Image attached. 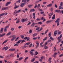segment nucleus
Instances as JSON below:
<instances>
[{
    "label": "nucleus",
    "instance_id": "nucleus-1",
    "mask_svg": "<svg viewBox=\"0 0 63 63\" xmlns=\"http://www.w3.org/2000/svg\"><path fill=\"white\" fill-rule=\"evenodd\" d=\"M63 6V2H61L60 4V5L59 7V10H60V9H61V10L63 9V7H62Z\"/></svg>",
    "mask_w": 63,
    "mask_h": 63
},
{
    "label": "nucleus",
    "instance_id": "nucleus-2",
    "mask_svg": "<svg viewBox=\"0 0 63 63\" xmlns=\"http://www.w3.org/2000/svg\"><path fill=\"white\" fill-rule=\"evenodd\" d=\"M62 34H61L60 35V36H59L58 37V41L59 42H61V40H62L61 39V38H62Z\"/></svg>",
    "mask_w": 63,
    "mask_h": 63
},
{
    "label": "nucleus",
    "instance_id": "nucleus-3",
    "mask_svg": "<svg viewBox=\"0 0 63 63\" xmlns=\"http://www.w3.org/2000/svg\"><path fill=\"white\" fill-rule=\"evenodd\" d=\"M8 49V47H4L2 49V50H4L5 49V50H7Z\"/></svg>",
    "mask_w": 63,
    "mask_h": 63
},
{
    "label": "nucleus",
    "instance_id": "nucleus-4",
    "mask_svg": "<svg viewBox=\"0 0 63 63\" xmlns=\"http://www.w3.org/2000/svg\"><path fill=\"white\" fill-rule=\"evenodd\" d=\"M15 50H16V48H11L9 49V51H14Z\"/></svg>",
    "mask_w": 63,
    "mask_h": 63
},
{
    "label": "nucleus",
    "instance_id": "nucleus-5",
    "mask_svg": "<svg viewBox=\"0 0 63 63\" xmlns=\"http://www.w3.org/2000/svg\"><path fill=\"white\" fill-rule=\"evenodd\" d=\"M11 1L7 2L5 5L6 6H8L9 4H11Z\"/></svg>",
    "mask_w": 63,
    "mask_h": 63
},
{
    "label": "nucleus",
    "instance_id": "nucleus-6",
    "mask_svg": "<svg viewBox=\"0 0 63 63\" xmlns=\"http://www.w3.org/2000/svg\"><path fill=\"white\" fill-rule=\"evenodd\" d=\"M52 6V3H50L49 5H47V7H51Z\"/></svg>",
    "mask_w": 63,
    "mask_h": 63
},
{
    "label": "nucleus",
    "instance_id": "nucleus-7",
    "mask_svg": "<svg viewBox=\"0 0 63 63\" xmlns=\"http://www.w3.org/2000/svg\"><path fill=\"white\" fill-rule=\"evenodd\" d=\"M57 31H55V32H54V35L56 36V34H57Z\"/></svg>",
    "mask_w": 63,
    "mask_h": 63
},
{
    "label": "nucleus",
    "instance_id": "nucleus-8",
    "mask_svg": "<svg viewBox=\"0 0 63 63\" xmlns=\"http://www.w3.org/2000/svg\"><path fill=\"white\" fill-rule=\"evenodd\" d=\"M60 19V18L59 17L57 18V20H56L55 21V22H59V20Z\"/></svg>",
    "mask_w": 63,
    "mask_h": 63
},
{
    "label": "nucleus",
    "instance_id": "nucleus-9",
    "mask_svg": "<svg viewBox=\"0 0 63 63\" xmlns=\"http://www.w3.org/2000/svg\"><path fill=\"white\" fill-rule=\"evenodd\" d=\"M21 41H22V40H19L17 42H16V44H20V42H21Z\"/></svg>",
    "mask_w": 63,
    "mask_h": 63
},
{
    "label": "nucleus",
    "instance_id": "nucleus-10",
    "mask_svg": "<svg viewBox=\"0 0 63 63\" xmlns=\"http://www.w3.org/2000/svg\"><path fill=\"white\" fill-rule=\"evenodd\" d=\"M15 7L14 8V9H16V8H18L19 7V6H17L16 5V4H15Z\"/></svg>",
    "mask_w": 63,
    "mask_h": 63
},
{
    "label": "nucleus",
    "instance_id": "nucleus-11",
    "mask_svg": "<svg viewBox=\"0 0 63 63\" xmlns=\"http://www.w3.org/2000/svg\"><path fill=\"white\" fill-rule=\"evenodd\" d=\"M16 13H17V11L16 10L14 11L13 13L14 15H16Z\"/></svg>",
    "mask_w": 63,
    "mask_h": 63
},
{
    "label": "nucleus",
    "instance_id": "nucleus-12",
    "mask_svg": "<svg viewBox=\"0 0 63 63\" xmlns=\"http://www.w3.org/2000/svg\"><path fill=\"white\" fill-rule=\"evenodd\" d=\"M35 9H32L30 10V12H35Z\"/></svg>",
    "mask_w": 63,
    "mask_h": 63
},
{
    "label": "nucleus",
    "instance_id": "nucleus-13",
    "mask_svg": "<svg viewBox=\"0 0 63 63\" xmlns=\"http://www.w3.org/2000/svg\"><path fill=\"white\" fill-rule=\"evenodd\" d=\"M15 38H16V37H13V38L11 39V41H14V40H15Z\"/></svg>",
    "mask_w": 63,
    "mask_h": 63
},
{
    "label": "nucleus",
    "instance_id": "nucleus-14",
    "mask_svg": "<svg viewBox=\"0 0 63 63\" xmlns=\"http://www.w3.org/2000/svg\"><path fill=\"white\" fill-rule=\"evenodd\" d=\"M24 4H25V3H22L21 4L20 6L21 7H23L24 6Z\"/></svg>",
    "mask_w": 63,
    "mask_h": 63
},
{
    "label": "nucleus",
    "instance_id": "nucleus-15",
    "mask_svg": "<svg viewBox=\"0 0 63 63\" xmlns=\"http://www.w3.org/2000/svg\"><path fill=\"white\" fill-rule=\"evenodd\" d=\"M8 41V40H6L5 41H4L2 44V45H3L4 44H5L6 42H7Z\"/></svg>",
    "mask_w": 63,
    "mask_h": 63
},
{
    "label": "nucleus",
    "instance_id": "nucleus-16",
    "mask_svg": "<svg viewBox=\"0 0 63 63\" xmlns=\"http://www.w3.org/2000/svg\"><path fill=\"white\" fill-rule=\"evenodd\" d=\"M5 34H6V33H3L2 34H0V37H3V36H5Z\"/></svg>",
    "mask_w": 63,
    "mask_h": 63
},
{
    "label": "nucleus",
    "instance_id": "nucleus-17",
    "mask_svg": "<svg viewBox=\"0 0 63 63\" xmlns=\"http://www.w3.org/2000/svg\"><path fill=\"white\" fill-rule=\"evenodd\" d=\"M52 58H49L48 61L49 62V63H51V60Z\"/></svg>",
    "mask_w": 63,
    "mask_h": 63
},
{
    "label": "nucleus",
    "instance_id": "nucleus-18",
    "mask_svg": "<svg viewBox=\"0 0 63 63\" xmlns=\"http://www.w3.org/2000/svg\"><path fill=\"white\" fill-rule=\"evenodd\" d=\"M3 31V28H1V30H0V33H2Z\"/></svg>",
    "mask_w": 63,
    "mask_h": 63
},
{
    "label": "nucleus",
    "instance_id": "nucleus-19",
    "mask_svg": "<svg viewBox=\"0 0 63 63\" xmlns=\"http://www.w3.org/2000/svg\"><path fill=\"white\" fill-rule=\"evenodd\" d=\"M11 34V32H9L6 34V35L7 36H9V35H10Z\"/></svg>",
    "mask_w": 63,
    "mask_h": 63
},
{
    "label": "nucleus",
    "instance_id": "nucleus-20",
    "mask_svg": "<svg viewBox=\"0 0 63 63\" xmlns=\"http://www.w3.org/2000/svg\"><path fill=\"white\" fill-rule=\"evenodd\" d=\"M19 22H20L19 19H18L17 20V21L16 22V23H19Z\"/></svg>",
    "mask_w": 63,
    "mask_h": 63
},
{
    "label": "nucleus",
    "instance_id": "nucleus-21",
    "mask_svg": "<svg viewBox=\"0 0 63 63\" xmlns=\"http://www.w3.org/2000/svg\"><path fill=\"white\" fill-rule=\"evenodd\" d=\"M34 25H35L34 23V22H33L31 25V26L32 27H34Z\"/></svg>",
    "mask_w": 63,
    "mask_h": 63
},
{
    "label": "nucleus",
    "instance_id": "nucleus-22",
    "mask_svg": "<svg viewBox=\"0 0 63 63\" xmlns=\"http://www.w3.org/2000/svg\"><path fill=\"white\" fill-rule=\"evenodd\" d=\"M30 54H31V55H34V53H33V52L31 51H30Z\"/></svg>",
    "mask_w": 63,
    "mask_h": 63
},
{
    "label": "nucleus",
    "instance_id": "nucleus-23",
    "mask_svg": "<svg viewBox=\"0 0 63 63\" xmlns=\"http://www.w3.org/2000/svg\"><path fill=\"white\" fill-rule=\"evenodd\" d=\"M55 14H54L52 17V19H55Z\"/></svg>",
    "mask_w": 63,
    "mask_h": 63
},
{
    "label": "nucleus",
    "instance_id": "nucleus-24",
    "mask_svg": "<svg viewBox=\"0 0 63 63\" xmlns=\"http://www.w3.org/2000/svg\"><path fill=\"white\" fill-rule=\"evenodd\" d=\"M25 21H24V19L23 18H22L21 20V22H24Z\"/></svg>",
    "mask_w": 63,
    "mask_h": 63
},
{
    "label": "nucleus",
    "instance_id": "nucleus-25",
    "mask_svg": "<svg viewBox=\"0 0 63 63\" xmlns=\"http://www.w3.org/2000/svg\"><path fill=\"white\" fill-rule=\"evenodd\" d=\"M10 56L11 57H14V55L13 54H11L10 55Z\"/></svg>",
    "mask_w": 63,
    "mask_h": 63
},
{
    "label": "nucleus",
    "instance_id": "nucleus-26",
    "mask_svg": "<svg viewBox=\"0 0 63 63\" xmlns=\"http://www.w3.org/2000/svg\"><path fill=\"white\" fill-rule=\"evenodd\" d=\"M48 35L49 37H50L51 36V32H49L48 34Z\"/></svg>",
    "mask_w": 63,
    "mask_h": 63
},
{
    "label": "nucleus",
    "instance_id": "nucleus-27",
    "mask_svg": "<svg viewBox=\"0 0 63 63\" xmlns=\"http://www.w3.org/2000/svg\"><path fill=\"white\" fill-rule=\"evenodd\" d=\"M55 11L57 13H60V11L59 10H56Z\"/></svg>",
    "mask_w": 63,
    "mask_h": 63
},
{
    "label": "nucleus",
    "instance_id": "nucleus-28",
    "mask_svg": "<svg viewBox=\"0 0 63 63\" xmlns=\"http://www.w3.org/2000/svg\"><path fill=\"white\" fill-rule=\"evenodd\" d=\"M32 6H33V5L32 4H30L28 5V7L29 8H31Z\"/></svg>",
    "mask_w": 63,
    "mask_h": 63
},
{
    "label": "nucleus",
    "instance_id": "nucleus-29",
    "mask_svg": "<svg viewBox=\"0 0 63 63\" xmlns=\"http://www.w3.org/2000/svg\"><path fill=\"white\" fill-rule=\"evenodd\" d=\"M35 60V58H33V59H32L31 61V62H34V61Z\"/></svg>",
    "mask_w": 63,
    "mask_h": 63
},
{
    "label": "nucleus",
    "instance_id": "nucleus-30",
    "mask_svg": "<svg viewBox=\"0 0 63 63\" xmlns=\"http://www.w3.org/2000/svg\"><path fill=\"white\" fill-rule=\"evenodd\" d=\"M49 39L51 40L52 41H53V40H54V39L51 37H50Z\"/></svg>",
    "mask_w": 63,
    "mask_h": 63
},
{
    "label": "nucleus",
    "instance_id": "nucleus-31",
    "mask_svg": "<svg viewBox=\"0 0 63 63\" xmlns=\"http://www.w3.org/2000/svg\"><path fill=\"white\" fill-rule=\"evenodd\" d=\"M47 37H46L43 40V41H46V40H47Z\"/></svg>",
    "mask_w": 63,
    "mask_h": 63
},
{
    "label": "nucleus",
    "instance_id": "nucleus-32",
    "mask_svg": "<svg viewBox=\"0 0 63 63\" xmlns=\"http://www.w3.org/2000/svg\"><path fill=\"white\" fill-rule=\"evenodd\" d=\"M20 11H21V10H18L17 11V13L18 14V13H20Z\"/></svg>",
    "mask_w": 63,
    "mask_h": 63
},
{
    "label": "nucleus",
    "instance_id": "nucleus-33",
    "mask_svg": "<svg viewBox=\"0 0 63 63\" xmlns=\"http://www.w3.org/2000/svg\"><path fill=\"white\" fill-rule=\"evenodd\" d=\"M30 42H28V43H27L25 44V46H26L27 45H30Z\"/></svg>",
    "mask_w": 63,
    "mask_h": 63
},
{
    "label": "nucleus",
    "instance_id": "nucleus-34",
    "mask_svg": "<svg viewBox=\"0 0 63 63\" xmlns=\"http://www.w3.org/2000/svg\"><path fill=\"white\" fill-rule=\"evenodd\" d=\"M36 35H37V34L36 33H34L33 34L32 36L33 37H35Z\"/></svg>",
    "mask_w": 63,
    "mask_h": 63
},
{
    "label": "nucleus",
    "instance_id": "nucleus-35",
    "mask_svg": "<svg viewBox=\"0 0 63 63\" xmlns=\"http://www.w3.org/2000/svg\"><path fill=\"white\" fill-rule=\"evenodd\" d=\"M32 15H31V14L30 15V19H32Z\"/></svg>",
    "mask_w": 63,
    "mask_h": 63
},
{
    "label": "nucleus",
    "instance_id": "nucleus-36",
    "mask_svg": "<svg viewBox=\"0 0 63 63\" xmlns=\"http://www.w3.org/2000/svg\"><path fill=\"white\" fill-rule=\"evenodd\" d=\"M21 38L22 39H24V36L23 35H20Z\"/></svg>",
    "mask_w": 63,
    "mask_h": 63
},
{
    "label": "nucleus",
    "instance_id": "nucleus-37",
    "mask_svg": "<svg viewBox=\"0 0 63 63\" xmlns=\"http://www.w3.org/2000/svg\"><path fill=\"white\" fill-rule=\"evenodd\" d=\"M38 10L40 12H42V11H43V10L40 8L38 9Z\"/></svg>",
    "mask_w": 63,
    "mask_h": 63
},
{
    "label": "nucleus",
    "instance_id": "nucleus-38",
    "mask_svg": "<svg viewBox=\"0 0 63 63\" xmlns=\"http://www.w3.org/2000/svg\"><path fill=\"white\" fill-rule=\"evenodd\" d=\"M32 30H30L29 31V32L30 33V34L31 33H32Z\"/></svg>",
    "mask_w": 63,
    "mask_h": 63
},
{
    "label": "nucleus",
    "instance_id": "nucleus-39",
    "mask_svg": "<svg viewBox=\"0 0 63 63\" xmlns=\"http://www.w3.org/2000/svg\"><path fill=\"white\" fill-rule=\"evenodd\" d=\"M36 20L37 21H39L40 20V19L39 18H37L36 19Z\"/></svg>",
    "mask_w": 63,
    "mask_h": 63
},
{
    "label": "nucleus",
    "instance_id": "nucleus-40",
    "mask_svg": "<svg viewBox=\"0 0 63 63\" xmlns=\"http://www.w3.org/2000/svg\"><path fill=\"white\" fill-rule=\"evenodd\" d=\"M36 43V44H37V45H39V42L38 41H36L35 42Z\"/></svg>",
    "mask_w": 63,
    "mask_h": 63
},
{
    "label": "nucleus",
    "instance_id": "nucleus-41",
    "mask_svg": "<svg viewBox=\"0 0 63 63\" xmlns=\"http://www.w3.org/2000/svg\"><path fill=\"white\" fill-rule=\"evenodd\" d=\"M48 30H46L45 33V34H46L47 33V32H48Z\"/></svg>",
    "mask_w": 63,
    "mask_h": 63
},
{
    "label": "nucleus",
    "instance_id": "nucleus-42",
    "mask_svg": "<svg viewBox=\"0 0 63 63\" xmlns=\"http://www.w3.org/2000/svg\"><path fill=\"white\" fill-rule=\"evenodd\" d=\"M23 59V57H21L19 58V60H22Z\"/></svg>",
    "mask_w": 63,
    "mask_h": 63
},
{
    "label": "nucleus",
    "instance_id": "nucleus-43",
    "mask_svg": "<svg viewBox=\"0 0 63 63\" xmlns=\"http://www.w3.org/2000/svg\"><path fill=\"white\" fill-rule=\"evenodd\" d=\"M24 20L25 21H27L28 20V19L27 18H26V19L24 18Z\"/></svg>",
    "mask_w": 63,
    "mask_h": 63
},
{
    "label": "nucleus",
    "instance_id": "nucleus-44",
    "mask_svg": "<svg viewBox=\"0 0 63 63\" xmlns=\"http://www.w3.org/2000/svg\"><path fill=\"white\" fill-rule=\"evenodd\" d=\"M37 4H36L34 6V8L35 9H36V8H37Z\"/></svg>",
    "mask_w": 63,
    "mask_h": 63
},
{
    "label": "nucleus",
    "instance_id": "nucleus-45",
    "mask_svg": "<svg viewBox=\"0 0 63 63\" xmlns=\"http://www.w3.org/2000/svg\"><path fill=\"white\" fill-rule=\"evenodd\" d=\"M48 15L49 16V19H50V18H51V15H50L49 14H48Z\"/></svg>",
    "mask_w": 63,
    "mask_h": 63
},
{
    "label": "nucleus",
    "instance_id": "nucleus-46",
    "mask_svg": "<svg viewBox=\"0 0 63 63\" xmlns=\"http://www.w3.org/2000/svg\"><path fill=\"white\" fill-rule=\"evenodd\" d=\"M33 44L32 43L29 46V47H32V46Z\"/></svg>",
    "mask_w": 63,
    "mask_h": 63
},
{
    "label": "nucleus",
    "instance_id": "nucleus-47",
    "mask_svg": "<svg viewBox=\"0 0 63 63\" xmlns=\"http://www.w3.org/2000/svg\"><path fill=\"white\" fill-rule=\"evenodd\" d=\"M38 24H42V22H38Z\"/></svg>",
    "mask_w": 63,
    "mask_h": 63
},
{
    "label": "nucleus",
    "instance_id": "nucleus-48",
    "mask_svg": "<svg viewBox=\"0 0 63 63\" xmlns=\"http://www.w3.org/2000/svg\"><path fill=\"white\" fill-rule=\"evenodd\" d=\"M27 39V41H29L30 40V38L29 37H28Z\"/></svg>",
    "mask_w": 63,
    "mask_h": 63
},
{
    "label": "nucleus",
    "instance_id": "nucleus-49",
    "mask_svg": "<svg viewBox=\"0 0 63 63\" xmlns=\"http://www.w3.org/2000/svg\"><path fill=\"white\" fill-rule=\"evenodd\" d=\"M51 22V21H48L46 22V23H50V22Z\"/></svg>",
    "mask_w": 63,
    "mask_h": 63
},
{
    "label": "nucleus",
    "instance_id": "nucleus-50",
    "mask_svg": "<svg viewBox=\"0 0 63 63\" xmlns=\"http://www.w3.org/2000/svg\"><path fill=\"white\" fill-rule=\"evenodd\" d=\"M40 6H41V5H40V4H39L38 5H37V8H39V7H40Z\"/></svg>",
    "mask_w": 63,
    "mask_h": 63
},
{
    "label": "nucleus",
    "instance_id": "nucleus-51",
    "mask_svg": "<svg viewBox=\"0 0 63 63\" xmlns=\"http://www.w3.org/2000/svg\"><path fill=\"white\" fill-rule=\"evenodd\" d=\"M28 59V57H26L25 59V60H27V59Z\"/></svg>",
    "mask_w": 63,
    "mask_h": 63
},
{
    "label": "nucleus",
    "instance_id": "nucleus-52",
    "mask_svg": "<svg viewBox=\"0 0 63 63\" xmlns=\"http://www.w3.org/2000/svg\"><path fill=\"white\" fill-rule=\"evenodd\" d=\"M35 55H38V52L37 51H36L35 52Z\"/></svg>",
    "mask_w": 63,
    "mask_h": 63
},
{
    "label": "nucleus",
    "instance_id": "nucleus-53",
    "mask_svg": "<svg viewBox=\"0 0 63 63\" xmlns=\"http://www.w3.org/2000/svg\"><path fill=\"white\" fill-rule=\"evenodd\" d=\"M16 3H20V0H18V1H17L16 2Z\"/></svg>",
    "mask_w": 63,
    "mask_h": 63
},
{
    "label": "nucleus",
    "instance_id": "nucleus-54",
    "mask_svg": "<svg viewBox=\"0 0 63 63\" xmlns=\"http://www.w3.org/2000/svg\"><path fill=\"white\" fill-rule=\"evenodd\" d=\"M61 32H59L58 33V35H60L61 34Z\"/></svg>",
    "mask_w": 63,
    "mask_h": 63
},
{
    "label": "nucleus",
    "instance_id": "nucleus-55",
    "mask_svg": "<svg viewBox=\"0 0 63 63\" xmlns=\"http://www.w3.org/2000/svg\"><path fill=\"white\" fill-rule=\"evenodd\" d=\"M9 27V26L7 25L6 26L5 28H6V29H7V28H8V27Z\"/></svg>",
    "mask_w": 63,
    "mask_h": 63
},
{
    "label": "nucleus",
    "instance_id": "nucleus-56",
    "mask_svg": "<svg viewBox=\"0 0 63 63\" xmlns=\"http://www.w3.org/2000/svg\"><path fill=\"white\" fill-rule=\"evenodd\" d=\"M26 1H27V0H23L22 1V2H26Z\"/></svg>",
    "mask_w": 63,
    "mask_h": 63
},
{
    "label": "nucleus",
    "instance_id": "nucleus-57",
    "mask_svg": "<svg viewBox=\"0 0 63 63\" xmlns=\"http://www.w3.org/2000/svg\"><path fill=\"white\" fill-rule=\"evenodd\" d=\"M57 22V26H59V25L60 24L59 23V22Z\"/></svg>",
    "mask_w": 63,
    "mask_h": 63
},
{
    "label": "nucleus",
    "instance_id": "nucleus-58",
    "mask_svg": "<svg viewBox=\"0 0 63 63\" xmlns=\"http://www.w3.org/2000/svg\"><path fill=\"white\" fill-rule=\"evenodd\" d=\"M39 45H37L36 48H38V47H39Z\"/></svg>",
    "mask_w": 63,
    "mask_h": 63
},
{
    "label": "nucleus",
    "instance_id": "nucleus-59",
    "mask_svg": "<svg viewBox=\"0 0 63 63\" xmlns=\"http://www.w3.org/2000/svg\"><path fill=\"white\" fill-rule=\"evenodd\" d=\"M39 29H40V27H38V28H37L36 29V30H39Z\"/></svg>",
    "mask_w": 63,
    "mask_h": 63
},
{
    "label": "nucleus",
    "instance_id": "nucleus-60",
    "mask_svg": "<svg viewBox=\"0 0 63 63\" xmlns=\"http://www.w3.org/2000/svg\"><path fill=\"white\" fill-rule=\"evenodd\" d=\"M0 58H4V57L2 56H1L0 55Z\"/></svg>",
    "mask_w": 63,
    "mask_h": 63
},
{
    "label": "nucleus",
    "instance_id": "nucleus-61",
    "mask_svg": "<svg viewBox=\"0 0 63 63\" xmlns=\"http://www.w3.org/2000/svg\"><path fill=\"white\" fill-rule=\"evenodd\" d=\"M18 39H19V37H17L16 39V40H15V41H17V40H18Z\"/></svg>",
    "mask_w": 63,
    "mask_h": 63
},
{
    "label": "nucleus",
    "instance_id": "nucleus-62",
    "mask_svg": "<svg viewBox=\"0 0 63 63\" xmlns=\"http://www.w3.org/2000/svg\"><path fill=\"white\" fill-rule=\"evenodd\" d=\"M18 44H15L14 45V46H17V47L18 46Z\"/></svg>",
    "mask_w": 63,
    "mask_h": 63
},
{
    "label": "nucleus",
    "instance_id": "nucleus-63",
    "mask_svg": "<svg viewBox=\"0 0 63 63\" xmlns=\"http://www.w3.org/2000/svg\"><path fill=\"white\" fill-rule=\"evenodd\" d=\"M4 8H5V10H7V9H8V7H5Z\"/></svg>",
    "mask_w": 63,
    "mask_h": 63
},
{
    "label": "nucleus",
    "instance_id": "nucleus-64",
    "mask_svg": "<svg viewBox=\"0 0 63 63\" xmlns=\"http://www.w3.org/2000/svg\"><path fill=\"white\" fill-rule=\"evenodd\" d=\"M11 30L12 31H14V28H11Z\"/></svg>",
    "mask_w": 63,
    "mask_h": 63
}]
</instances>
